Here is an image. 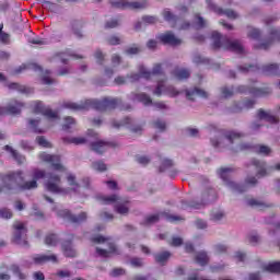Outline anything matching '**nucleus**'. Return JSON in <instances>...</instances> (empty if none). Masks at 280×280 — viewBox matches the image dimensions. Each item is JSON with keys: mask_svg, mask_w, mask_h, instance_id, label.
I'll return each mask as SVG.
<instances>
[{"mask_svg": "<svg viewBox=\"0 0 280 280\" xmlns=\"http://www.w3.org/2000/svg\"><path fill=\"white\" fill-rule=\"evenodd\" d=\"M39 159L44 163H49V165L52 167V172L48 174V179L45 183V189L50 191V194H60L61 196H67L68 194H71V191L79 194L81 189L92 191L91 179L85 177L82 179V184H79L78 177H75L73 173L68 174L66 177L68 188H62V186H60L62 183L60 174L67 172V166L60 162L59 155L40 153Z\"/></svg>", "mask_w": 280, "mask_h": 280, "instance_id": "1", "label": "nucleus"}, {"mask_svg": "<svg viewBox=\"0 0 280 280\" xmlns=\"http://www.w3.org/2000/svg\"><path fill=\"white\" fill-rule=\"evenodd\" d=\"M33 179L23 183V173L18 172L10 175H5L1 177L0 180V191H5V189H12V186L20 185L21 189H36L38 187L37 180L40 178H45V171L34 170L32 173Z\"/></svg>", "mask_w": 280, "mask_h": 280, "instance_id": "2", "label": "nucleus"}, {"mask_svg": "<svg viewBox=\"0 0 280 280\" xmlns=\"http://www.w3.org/2000/svg\"><path fill=\"white\" fill-rule=\"evenodd\" d=\"M242 137L244 135L237 131H229L224 136H219L218 139L211 138V144L213 148H230V150H235L236 152L238 150H248L250 148L248 144H241L240 147L233 148V143H237Z\"/></svg>", "mask_w": 280, "mask_h": 280, "instance_id": "3", "label": "nucleus"}, {"mask_svg": "<svg viewBox=\"0 0 280 280\" xmlns=\"http://www.w3.org/2000/svg\"><path fill=\"white\" fill-rule=\"evenodd\" d=\"M91 240L94 244H98V246H96V257L106 259L117 253V247L115 246V243H113V238L103 235H96Z\"/></svg>", "mask_w": 280, "mask_h": 280, "instance_id": "4", "label": "nucleus"}, {"mask_svg": "<svg viewBox=\"0 0 280 280\" xmlns=\"http://www.w3.org/2000/svg\"><path fill=\"white\" fill-rule=\"evenodd\" d=\"M96 200H98L101 205H113L114 211L119 215H128L130 212V202L121 199L117 195L97 196Z\"/></svg>", "mask_w": 280, "mask_h": 280, "instance_id": "5", "label": "nucleus"}, {"mask_svg": "<svg viewBox=\"0 0 280 280\" xmlns=\"http://www.w3.org/2000/svg\"><path fill=\"white\" fill-rule=\"evenodd\" d=\"M211 39L215 49L222 47L223 49H230V51H234L235 54H246V50L240 40H231L226 37H222L218 32L212 33Z\"/></svg>", "mask_w": 280, "mask_h": 280, "instance_id": "6", "label": "nucleus"}, {"mask_svg": "<svg viewBox=\"0 0 280 280\" xmlns=\"http://www.w3.org/2000/svg\"><path fill=\"white\" fill-rule=\"evenodd\" d=\"M235 170L233 167H221L218 171V174L220 178L223 180L224 185L231 189V191H234V194H242L246 189H244V186L236 184L235 182L231 180V174H233Z\"/></svg>", "mask_w": 280, "mask_h": 280, "instance_id": "7", "label": "nucleus"}, {"mask_svg": "<svg viewBox=\"0 0 280 280\" xmlns=\"http://www.w3.org/2000/svg\"><path fill=\"white\" fill-rule=\"evenodd\" d=\"M33 110L39 115H44V117H47L48 124L50 126H54V121H58V113L51 110V108L45 106L43 102L35 101L32 104Z\"/></svg>", "mask_w": 280, "mask_h": 280, "instance_id": "8", "label": "nucleus"}, {"mask_svg": "<svg viewBox=\"0 0 280 280\" xmlns=\"http://www.w3.org/2000/svg\"><path fill=\"white\" fill-rule=\"evenodd\" d=\"M153 95H156V97H161V95H167V97H178V95H180V91L176 90V88L172 85H165V81H158Z\"/></svg>", "mask_w": 280, "mask_h": 280, "instance_id": "9", "label": "nucleus"}, {"mask_svg": "<svg viewBox=\"0 0 280 280\" xmlns=\"http://www.w3.org/2000/svg\"><path fill=\"white\" fill-rule=\"evenodd\" d=\"M112 5L114 8H120L121 10H143L148 8L147 2L130 1V0H113Z\"/></svg>", "mask_w": 280, "mask_h": 280, "instance_id": "10", "label": "nucleus"}, {"mask_svg": "<svg viewBox=\"0 0 280 280\" xmlns=\"http://www.w3.org/2000/svg\"><path fill=\"white\" fill-rule=\"evenodd\" d=\"M206 5L210 10V12H214V14H218L219 16H228V19H232L235 21V19H240V14L233 10H222V8L218 7L215 4V0H206Z\"/></svg>", "mask_w": 280, "mask_h": 280, "instance_id": "11", "label": "nucleus"}, {"mask_svg": "<svg viewBox=\"0 0 280 280\" xmlns=\"http://www.w3.org/2000/svg\"><path fill=\"white\" fill-rule=\"evenodd\" d=\"M14 236H13V242L15 244H19V246H23L26 248L27 246V238L25 237V233H27V230H25V225L21 222H15L14 223Z\"/></svg>", "mask_w": 280, "mask_h": 280, "instance_id": "12", "label": "nucleus"}, {"mask_svg": "<svg viewBox=\"0 0 280 280\" xmlns=\"http://www.w3.org/2000/svg\"><path fill=\"white\" fill-rule=\"evenodd\" d=\"M57 215L59 218H63V220H67L68 222H73L74 224L86 222V218H89L86 212H81L78 215H73L69 210H59Z\"/></svg>", "mask_w": 280, "mask_h": 280, "instance_id": "13", "label": "nucleus"}, {"mask_svg": "<svg viewBox=\"0 0 280 280\" xmlns=\"http://www.w3.org/2000/svg\"><path fill=\"white\" fill-rule=\"evenodd\" d=\"M24 106L25 104H23L21 101L12 100L7 107L0 106V115H5V113H9L10 115H19L21 110H23Z\"/></svg>", "mask_w": 280, "mask_h": 280, "instance_id": "14", "label": "nucleus"}, {"mask_svg": "<svg viewBox=\"0 0 280 280\" xmlns=\"http://www.w3.org/2000/svg\"><path fill=\"white\" fill-rule=\"evenodd\" d=\"M88 104L95 110H110L117 105V101L105 98L103 101H89Z\"/></svg>", "mask_w": 280, "mask_h": 280, "instance_id": "15", "label": "nucleus"}, {"mask_svg": "<svg viewBox=\"0 0 280 280\" xmlns=\"http://www.w3.org/2000/svg\"><path fill=\"white\" fill-rule=\"evenodd\" d=\"M252 165L255 166V168L257 171V176H259V177L268 176V174H270V172H272V170H277L278 172H280V164H276L275 166L266 167L265 162H259L257 160H253Z\"/></svg>", "mask_w": 280, "mask_h": 280, "instance_id": "16", "label": "nucleus"}, {"mask_svg": "<svg viewBox=\"0 0 280 280\" xmlns=\"http://www.w3.org/2000/svg\"><path fill=\"white\" fill-rule=\"evenodd\" d=\"M112 126L114 128H129V130H131V132H135L136 135H141V132L143 131V126L135 125V120H132V118L130 117H126L120 124L113 122Z\"/></svg>", "mask_w": 280, "mask_h": 280, "instance_id": "17", "label": "nucleus"}, {"mask_svg": "<svg viewBox=\"0 0 280 280\" xmlns=\"http://www.w3.org/2000/svg\"><path fill=\"white\" fill-rule=\"evenodd\" d=\"M238 93H250L252 95H255V97H264V95H270L272 93V90L270 88H246V85H241L237 88Z\"/></svg>", "mask_w": 280, "mask_h": 280, "instance_id": "18", "label": "nucleus"}, {"mask_svg": "<svg viewBox=\"0 0 280 280\" xmlns=\"http://www.w3.org/2000/svg\"><path fill=\"white\" fill-rule=\"evenodd\" d=\"M158 38L164 45H172L173 47H176V46L180 45V43H183V40L180 38L176 37V35H174V33H172V32H166L164 34H161L158 36Z\"/></svg>", "mask_w": 280, "mask_h": 280, "instance_id": "19", "label": "nucleus"}, {"mask_svg": "<svg viewBox=\"0 0 280 280\" xmlns=\"http://www.w3.org/2000/svg\"><path fill=\"white\" fill-rule=\"evenodd\" d=\"M139 73L141 78H144L145 80H150V78H154V75H161L163 73V68H161V65L156 63L153 67L152 72L148 71L144 66H139Z\"/></svg>", "mask_w": 280, "mask_h": 280, "instance_id": "20", "label": "nucleus"}, {"mask_svg": "<svg viewBox=\"0 0 280 280\" xmlns=\"http://www.w3.org/2000/svg\"><path fill=\"white\" fill-rule=\"evenodd\" d=\"M58 264V256L55 254H49V255H35L33 256V262L36 264L37 266H43V264Z\"/></svg>", "mask_w": 280, "mask_h": 280, "instance_id": "21", "label": "nucleus"}, {"mask_svg": "<svg viewBox=\"0 0 280 280\" xmlns=\"http://www.w3.org/2000/svg\"><path fill=\"white\" fill-rule=\"evenodd\" d=\"M257 119L258 121H268V124H278L279 118H277L275 115H272V112L259 109L257 112Z\"/></svg>", "mask_w": 280, "mask_h": 280, "instance_id": "22", "label": "nucleus"}, {"mask_svg": "<svg viewBox=\"0 0 280 280\" xmlns=\"http://www.w3.org/2000/svg\"><path fill=\"white\" fill-rule=\"evenodd\" d=\"M4 86H7L9 91H18L19 93H23L24 95H30L34 93V89L27 85H21L19 83L7 82Z\"/></svg>", "mask_w": 280, "mask_h": 280, "instance_id": "23", "label": "nucleus"}, {"mask_svg": "<svg viewBox=\"0 0 280 280\" xmlns=\"http://www.w3.org/2000/svg\"><path fill=\"white\" fill-rule=\"evenodd\" d=\"M61 250L65 257H78V252L75 250V248H73V244H71V242L69 241L62 243Z\"/></svg>", "mask_w": 280, "mask_h": 280, "instance_id": "24", "label": "nucleus"}, {"mask_svg": "<svg viewBox=\"0 0 280 280\" xmlns=\"http://www.w3.org/2000/svg\"><path fill=\"white\" fill-rule=\"evenodd\" d=\"M130 100H133V102H141L144 106H150V104H152V98L145 93H132Z\"/></svg>", "mask_w": 280, "mask_h": 280, "instance_id": "25", "label": "nucleus"}, {"mask_svg": "<svg viewBox=\"0 0 280 280\" xmlns=\"http://www.w3.org/2000/svg\"><path fill=\"white\" fill-rule=\"evenodd\" d=\"M280 40V30L272 28L270 32V42L268 44H260L259 49H268L272 43H279Z\"/></svg>", "mask_w": 280, "mask_h": 280, "instance_id": "26", "label": "nucleus"}, {"mask_svg": "<svg viewBox=\"0 0 280 280\" xmlns=\"http://www.w3.org/2000/svg\"><path fill=\"white\" fill-rule=\"evenodd\" d=\"M109 145L110 144L108 142L97 140L91 144V148L97 154H104V152L108 150Z\"/></svg>", "mask_w": 280, "mask_h": 280, "instance_id": "27", "label": "nucleus"}, {"mask_svg": "<svg viewBox=\"0 0 280 280\" xmlns=\"http://www.w3.org/2000/svg\"><path fill=\"white\" fill-rule=\"evenodd\" d=\"M186 97L189 100H196V97H209V93L205 90L196 88L194 91H186Z\"/></svg>", "mask_w": 280, "mask_h": 280, "instance_id": "28", "label": "nucleus"}, {"mask_svg": "<svg viewBox=\"0 0 280 280\" xmlns=\"http://www.w3.org/2000/svg\"><path fill=\"white\" fill-rule=\"evenodd\" d=\"M261 270L262 272H280V262L272 261V262L262 264Z\"/></svg>", "mask_w": 280, "mask_h": 280, "instance_id": "29", "label": "nucleus"}, {"mask_svg": "<svg viewBox=\"0 0 280 280\" xmlns=\"http://www.w3.org/2000/svg\"><path fill=\"white\" fill-rule=\"evenodd\" d=\"M173 75L177 80H187V78H189V75H191V72H189V70H187L185 68H177L174 70Z\"/></svg>", "mask_w": 280, "mask_h": 280, "instance_id": "30", "label": "nucleus"}, {"mask_svg": "<svg viewBox=\"0 0 280 280\" xmlns=\"http://www.w3.org/2000/svg\"><path fill=\"white\" fill-rule=\"evenodd\" d=\"M262 72L267 75H277L279 73V65L269 63L262 67Z\"/></svg>", "mask_w": 280, "mask_h": 280, "instance_id": "31", "label": "nucleus"}, {"mask_svg": "<svg viewBox=\"0 0 280 280\" xmlns=\"http://www.w3.org/2000/svg\"><path fill=\"white\" fill-rule=\"evenodd\" d=\"M159 21V19H156V16H152V15H145L142 18V22H138L136 24V30H139L141 27V25H154V23H156Z\"/></svg>", "mask_w": 280, "mask_h": 280, "instance_id": "32", "label": "nucleus"}, {"mask_svg": "<svg viewBox=\"0 0 280 280\" xmlns=\"http://www.w3.org/2000/svg\"><path fill=\"white\" fill-rule=\"evenodd\" d=\"M195 261L199 266H207L209 264V255L206 252H199L195 257Z\"/></svg>", "mask_w": 280, "mask_h": 280, "instance_id": "33", "label": "nucleus"}, {"mask_svg": "<svg viewBox=\"0 0 280 280\" xmlns=\"http://www.w3.org/2000/svg\"><path fill=\"white\" fill-rule=\"evenodd\" d=\"M247 205L249 207H256V209H260V210L270 207V205H268L259 199H254V198L247 199Z\"/></svg>", "mask_w": 280, "mask_h": 280, "instance_id": "34", "label": "nucleus"}, {"mask_svg": "<svg viewBox=\"0 0 280 280\" xmlns=\"http://www.w3.org/2000/svg\"><path fill=\"white\" fill-rule=\"evenodd\" d=\"M66 143H72L73 145H84L86 143V138L84 137H71L65 139Z\"/></svg>", "mask_w": 280, "mask_h": 280, "instance_id": "35", "label": "nucleus"}, {"mask_svg": "<svg viewBox=\"0 0 280 280\" xmlns=\"http://www.w3.org/2000/svg\"><path fill=\"white\" fill-rule=\"evenodd\" d=\"M59 238H58V235L56 234H48L46 235L45 237V244L46 246H58V243H59Z\"/></svg>", "mask_w": 280, "mask_h": 280, "instance_id": "36", "label": "nucleus"}, {"mask_svg": "<svg viewBox=\"0 0 280 280\" xmlns=\"http://www.w3.org/2000/svg\"><path fill=\"white\" fill-rule=\"evenodd\" d=\"M247 36L248 38H252V40H259V36H261V32L258 28L249 26L247 30Z\"/></svg>", "mask_w": 280, "mask_h": 280, "instance_id": "37", "label": "nucleus"}, {"mask_svg": "<svg viewBox=\"0 0 280 280\" xmlns=\"http://www.w3.org/2000/svg\"><path fill=\"white\" fill-rule=\"evenodd\" d=\"M7 152H10V154H12L13 159H15V161L18 163H25V156L19 154V152H16L15 150L11 149L10 145L5 147Z\"/></svg>", "mask_w": 280, "mask_h": 280, "instance_id": "38", "label": "nucleus"}, {"mask_svg": "<svg viewBox=\"0 0 280 280\" xmlns=\"http://www.w3.org/2000/svg\"><path fill=\"white\" fill-rule=\"evenodd\" d=\"M92 170H94V172H106L108 166H106V164L102 161H95L92 163Z\"/></svg>", "mask_w": 280, "mask_h": 280, "instance_id": "39", "label": "nucleus"}, {"mask_svg": "<svg viewBox=\"0 0 280 280\" xmlns=\"http://www.w3.org/2000/svg\"><path fill=\"white\" fill-rule=\"evenodd\" d=\"M9 270L15 275L20 280H25L26 276L25 273L21 272V269L18 267V265H11L9 267Z\"/></svg>", "mask_w": 280, "mask_h": 280, "instance_id": "40", "label": "nucleus"}, {"mask_svg": "<svg viewBox=\"0 0 280 280\" xmlns=\"http://www.w3.org/2000/svg\"><path fill=\"white\" fill-rule=\"evenodd\" d=\"M255 152H257V154H262L264 156H268V154H270L272 150L267 145L258 144L255 147Z\"/></svg>", "mask_w": 280, "mask_h": 280, "instance_id": "41", "label": "nucleus"}, {"mask_svg": "<svg viewBox=\"0 0 280 280\" xmlns=\"http://www.w3.org/2000/svg\"><path fill=\"white\" fill-rule=\"evenodd\" d=\"M75 126V119L72 117H65L63 118V124H62V129L63 130H71Z\"/></svg>", "mask_w": 280, "mask_h": 280, "instance_id": "42", "label": "nucleus"}, {"mask_svg": "<svg viewBox=\"0 0 280 280\" xmlns=\"http://www.w3.org/2000/svg\"><path fill=\"white\" fill-rule=\"evenodd\" d=\"M162 15L164 18V21H167L168 23H175L176 22V16L170 11V9H165L162 12Z\"/></svg>", "mask_w": 280, "mask_h": 280, "instance_id": "43", "label": "nucleus"}, {"mask_svg": "<svg viewBox=\"0 0 280 280\" xmlns=\"http://www.w3.org/2000/svg\"><path fill=\"white\" fill-rule=\"evenodd\" d=\"M153 128H155V130H159L160 132H164V130L167 128V124H165L164 120L156 119L153 121Z\"/></svg>", "mask_w": 280, "mask_h": 280, "instance_id": "44", "label": "nucleus"}, {"mask_svg": "<svg viewBox=\"0 0 280 280\" xmlns=\"http://www.w3.org/2000/svg\"><path fill=\"white\" fill-rule=\"evenodd\" d=\"M171 254L168 252H164L155 255V261L158 264H165L170 259Z\"/></svg>", "mask_w": 280, "mask_h": 280, "instance_id": "45", "label": "nucleus"}, {"mask_svg": "<svg viewBox=\"0 0 280 280\" xmlns=\"http://www.w3.org/2000/svg\"><path fill=\"white\" fill-rule=\"evenodd\" d=\"M38 124H40V120L38 119H31L28 121V126L33 130V132H45L44 129L38 128Z\"/></svg>", "mask_w": 280, "mask_h": 280, "instance_id": "46", "label": "nucleus"}, {"mask_svg": "<svg viewBox=\"0 0 280 280\" xmlns=\"http://www.w3.org/2000/svg\"><path fill=\"white\" fill-rule=\"evenodd\" d=\"M65 107L69 108L70 110H84V108H86V105L78 103H66Z\"/></svg>", "mask_w": 280, "mask_h": 280, "instance_id": "47", "label": "nucleus"}, {"mask_svg": "<svg viewBox=\"0 0 280 280\" xmlns=\"http://www.w3.org/2000/svg\"><path fill=\"white\" fill-rule=\"evenodd\" d=\"M195 26L197 27V30H202V27H207V20H203L200 15H196Z\"/></svg>", "mask_w": 280, "mask_h": 280, "instance_id": "48", "label": "nucleus"}, {"mask_svg": "<svg viewBox=\"0 0 280 280\" xmlns=\"http://www.w3.org/2000/svg\"><path fill=\"white\" fill-rule=\"evenodd\" d=\"M253 106H255V101L247 100L243 103H240V110H248V108H253Z\"/></svg>", "mask_w": 280, "mask_h": 280, "instance_id": "49", "label": "nucleus"}, {"mask_svg": "<svg viewBox=\"0 0 280 280\" xmlns=\"http://www.w3.org/2000/svg\"><path fill=\"white\" fill-rule=\"evenodd\" d=\"M235 93V90L233 88H222L221 89V96L222 97H232V95Z\"/></svg>", "mask_w": 280, "mask_h": 280, "instance_id": "50", "label": "nucleus"}, {"mask_svg": "<svg viewBox=\"0 0 280 280\" xmlns=\"http://www.w3.org/2000/svg\"><path fill=\"white\" fill-rule=\"evenodd\" d=\"M36 141H37L38 145H40L42 148H51V142L48 141L47 139H45V137H43V136L37 137Z\"/></svg>", "mask_w": 280, "mask_h": 280, "instance_id": "51", "label": "nucleus"}, {"mask_svg": "<svg viewBox=\"0 0 280 280\" xmlns=\"http://www.w3.org/2000/svg\"><path fill=\"white\" fill-rule=\"evenodd\" d=\"M141 48H139L138 46H131L126 49L127 56H137V54H139Z\"/></svg>", "mask_w": 280, "mask_h": 280, "instance_id": "52", "label": "nucleus"}, {"mask_svg": "<svg viewBox=\"0 0 280 280\" xmlns=\"http://www.w3.org/2000/svg\"><path fill=\"white\" fill-rule=\"evenodd\" d=\"M94 58L97 65H104V52H102V50H96L94 52Z\"/></svg>", "mask_w": 280, "mask_h": 280, "instance_id": "53", "label": "nucleus"}, {"mask_svg": "<svg viewBox=\"0 0 280 280\" xmlns=\"http://www.w3.org/2000/svg\"><path fill=\"white\" fill-rule=\"evenodd\" d=\"M259 68H257V66H241L240 67V71L242 73H250V71H257Z\"/></svg>", "mask_w": 280, "mask_h": 280, "instance_id": "54", "label": "nucleus"}, {"mask_svg": "<svg viewBox=\"0 0 280 280\" xmlns=\"http://www.w3.org/2000/svg\"><path fill=\"white\" fill-rule=\"evenodd\" d=\"M42 5L45 10H50V12H56V3H52L49 1H43Z\"/></svg>", "mask_w": 280, "mask_h": 280, "instance_id": "55", "label": "nucleus"}, {"mask_svg": "<svg viewBox=\"0 0 280 280\" xmlns=\"http://www.w3.org/2000/svg\"><path fill=\"white\" fill-rule=\"evenodd\" d=\"M49 70H46L44 72V75L42 78V82L43 84H52L54 83V80H51V77H49Z\"/></svg>", "mask_w": 280, "mask_h": 280, "instance_id": "56", "label": "nucleus"}, {"mask_svg": "<svg viewBox=\"0 0 280 280\" xmlns=\"http://www.w3.org/2000/svg\"><path fill=\"white\" fill-rule=\"evenodd\" d=\"M192 62H195V65H202V63L209 62V59L202 58V56H200V55H196V56L192 58Z\"/></svg>", "mask_w": 280, "mask_h": 280, "instance_id": "57", "label": "nucleus"}, {"mask_svg": "<svg viewBox=\"0 0 280 280\" xmlns=\"http://www.w3.org/2000/svg\"><path fill=\"white\" fill-rule=\"evenodd\" d=\"M1 218H4L5 220H10L12 218V211H10L8 208H2L0 210Z\"/></svg>", "mask_w": 280, "mask_h": 280, "instance_id": "58", "label": "nucleus"}, {"mask_svg": "<svg viewBox=\"0 0 280 280\" xmlns=\"http://www.w3.org/2000/svg\"><path fill=\"white\" fill-rule=\"evenodd\" d=\"M248 240L254 246L261 242V237L259 236V234H252L249 235Z\"/></svg>", "mask_w": 280, "mask_h": 280, "instance_id": "59", "label": "nucleus"}, {"mask_svg": "<svg viewBox=\"0 0 280 280\" xmlns=\"http://www.w3.org/2000/svg\"><path fill=\"white\" fill-rule=\"evenodd\" d=\"M130 265L133 267V268H141V266H143V260L141 258H132L130 260Z\"/></svg>", "mask_w": 280, "mask_h": 280, "instance_id": "60", "label": "nucleus"}, {"mask_svg": "<svg viewBox=\"0 0 280 280\" xmlns=\"http://www.w3.org/2000/svg\"><path fill=\"white\" fill-rule=\"evenodd\" d=\"M188 137H199L200 136V130L198 128H188L186 130Z\"/></svg>", "mask_w": 280, "mask_h": 280, "instance_id": "61", "label": "nucleus"}, {"mask_svg": "<svg viewBox=\"0 0 280 280\" xmlns=\"http://www.w3.org/2000/svg\"><path fill=\"white\" fill-rule=\"evenodd\" d=\"M107 40H108L109 45H119L121 43V38H119L118 36H115V35L108 37Z\"/></svg>", "mask_w": 280, "mask_h": 280, "instance_id": "62", "label": "nucleus"}, {"mask_svg": "<svg viewBox=\"0 0 280 280\" xmlns=\"http://www.w3.org/2000/svg\"><path fill=\"white\" fill-rule=\"evenodd\" d=\"M234 259L236 261H244V259H246V254H244L243 252H235Z\"/></svg>", "mask_w": 280, "mask_h": 280, "instance_id": "63", "label": "nucleus"}, {"mask_svg": "<svg viewBox=\"0 0 280 280\" xmlns=\"http://www.w3.org/2000/svg\"><path fill=\"white\" fill-rule=\"evenodd\" d=\"M137 161L140 163V165H148V163H150V158L141 155L137 158Z\"/></svg>", "mask_w": 280, "mask_h": 280, "instance_id": "64", "label": "nucleus"}]
</instances>
